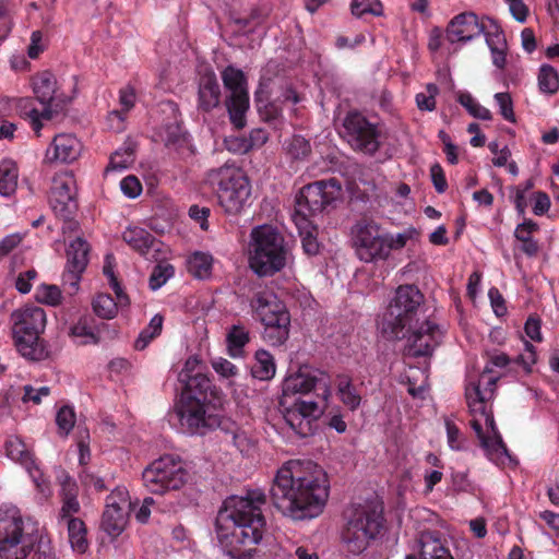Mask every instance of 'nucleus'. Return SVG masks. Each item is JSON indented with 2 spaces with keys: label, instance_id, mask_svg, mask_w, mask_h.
Here are the masks:
<instances>
[{
  "label": "nucleus",
  "instance_id": "1",
  "mask_svg": "<svg viewBox=\"0 0 559 559\" xmlns=\"http://www.w3.org/2000/svg\"><path fill=\"white\" fill-rule=\"evenodd\" d=\"M326 473L312 461L290 460L277 471L270 495L274 507L294 521L319 516L328 501Z\"/></svg>",
  "mask_w": 559,
  "mask_h": 559
},
{
  "label": "nucleus",
  "instance_id": "2",
  "mask_svg": "<svg viewBox=\"0 0 559 559\" xmlns=\"http://www.w3.org/2000/svg\"><path fill=\"white\" fill-rule=\"evenodd\" d=\"M266 495L261 489H249L245 495L227 497L215 520L219 545L231 557L249 552L261 543L266 532L262 512Z\"/></svg>",
  "mask_w": 559,
  "mask_h": 559
},
{
  "label": "nucleus",
  "instance_id": "3",
  "mask_svg": "<svg viewBox=\"0 0 559 559\" xmlns=\"http://www.w3.org/2000/svg\"><path fill=\"white\" fill-rule=\"evenodd\" d=\"M288 255L285 238L276 227L263 224L251 229L248 261L250 270L259 277L281 272L287 264Z\"/></svg>",
  "mask_w": 559,
  "mask_h": 559
},
{
  "label": "nucleus",
  "instance_id": "4",
  "mask_svg": "<svg viewBox=\"0 0 559 559\" xmlns=\"http://www.w3.org/2000/svg\"><path fill=\"white\" fill-rule=\"evenodd\" d=\"M383 528L382 508L370 502L355 506L346 515L341 534L342 545L347 552L360 555L379 538Z\"/></svg>",
  "mask_w": 559,
  "mask_h": 559
},
{
  "label": "nucleus",
  "instance_id": "5",
  "mask_svg": "<svg viewBox=\"0 0 559 559\" xmlns=\"http://www.w3.org/2000/svg\"><path fill=\"white\" fill-rule=\"evenodd\" d=\"M425 296L413 284L396 288L389 307L379 322L382 335L388 340H402L406 336V328L412 329L418 322V314L424 307Z\"/></svg>",
  "mask_w": 559,
  "mask_h": 559
},
{
  "label": "nucleus",
  "instance_id": "6",
  "mask_svg": "<svg viewBox=\"0 0 559 559\" xmlns=\"http://www.w3.org/2000/svg\"><path fill=\"white\" fill-rule=\"evenodd\" d=\"M12 336L17 352L29 360L39 361L47 357L40 340L46 328V312L35 305L15 309L10 316Z\"/></svg>",
  "mask_w": 559,
  "mask_h": 559
},
{
  "label": "nucleus",
  "instance_id": "7",
  "mask_svg": "<svg viewBox=\"0 0 559 559\" xmlns=\"http://www.w3.org/2000/svg\"><path fill=\"white\" fill-rule=\"evenodd\" d=\"M205 180L215 192L221 207L229 215L240 213L251 195L248 177L234 164L226 163L209 170Z\"/></svg>",
  "mask_w": 559,
  "mask_h": 559
},
{
  "label": "nucleus",
  "instance_id": "8",
  "mask_svg": "<svg viewBox=\"0 0 559 559\" xmlns=\"http://www.w3.org/2000/svg\"><path fill=\"white\" fill-rule=\"evenodd\" d=\"M37 537L25 526L15 507L0 508V558L26 559L34 550Z\"/></svg>",
  "mask_w": 559,
  "mask_h": 559
},
{
  "label": "nucleus",
  "instance_id": "9",
  "mask_svg": "<svg viewBox=\"0 0 559 559\" xmlns=\"http://www.w3.org/2000/svg\"><path fill=\"white\" fill-rule=\"evenodd\" d=\"M187 478L188 472L183 461L173 454H166L153 461L142 473L145 488L158 495L180 489Z\"/></svg>",
  "mask_w": 559,
  "mask_h": 559
},
{
  "label": "nucleus",
  "instance_id": "10",
  "mask_svg": "<svg viewBox=\"0 0 559 559\" xmlns=\"http://www.w3.org/2000/svg\"><path fill=\"white\" fill-rule=\"evenodd\" d=\"M342 187L337 179L319 180L305 186L296 197L293 218H309L334 207L341 199Z\"/></svg>",
  "mask_w": 559,
  "mask_h": 559
},
{
  "label": "nucleus",
  "instance_id": "11",
  "mask_svg": "<svg viewBox=\"0 0 559 559\" xmlns=\"http://www.w3.org/2000/svg\"><path fill=\"white\" fill-rule=\"evenodd\" d=\"M350 246L357 259L364 263L386 260L384 229L372 219H358L350 227Z\"/></svg>",
  "mask_w": 559,
  "mask_h": 559
},
{
  "label": "nucleus",
  "instance_id": "12",
  "mask_svg": "<svg viewBox=\"0 0 559 559\" xmlns=\"http://www.w3.org/2000/svg\"><path fill=\"white\" fill-rule=\"evenodd\" d=\"M283 394L284 396L298 394V397L307 396L326 403L331 395L330 377L319 369L302 367L285 379Z\"/></svg>",
  "mask_w": 559,
  "mask_h": 559
},
{
  "label": "nucleus",
  "instance_id": "13",
  "mask_svg": "<svg viewBox=\"0 0 559 559\" xmlns=\"http://www.w3.org/2000/svg\"><path fill=\"white\" fill-rule=\"evenodd\" d=\"M175 412L181 429L189 435H205L221 426V417L212 411V403L180 399Z\"/></svg>",
  "mask_w": 559,
  "mask_h": 559
},
{
  "label": "nucleus",
  "instance_id": "14",
  "mask_svg": "<svg viewBox=\"0 0 559 559\" xmlns=\"http://www.w3.org/2000/svg\"><path fill=\"white\" fill-rule=\"evenodd\" d=\"M326 403L320 400L296 397L292 404L284 407L283 418L288 427L299 437L312 436L317 429V421L322 416Z\"/></svg>",
  "mask_w": 559,
  "mask_h": 559
},
{
  "label": "nucleus",
  "instance_id": "15",
  "mask_svg": "<svg viewBox=\"0 0 559 559\" xmlns=\"http://www.w3.org/2000/svg\"><path fill=\"white\" fill-rule=\"evenodd\" d=\"M222 80L230 95L226 100V107L231 123L241 129L246 124V112L249 108V94L245 73L234 67L227 66L222 71Z\"/></svg>",
  "mask_w": 559,
  "mask_h": 559
},
{
  "label": "nucleus",
  "instance_id": "16",
  "mask_svg": "<svg viewBox=\"0 0 559 559\" xmlns=\"http://www.w3.org/2000/svg\"><path fill=\"white\" fill-rule=\"evenodd\" d=\"M344 138L355 151L373 155L380 148V131L360 112H349L344 121Z\"/></svg>",
  "mask_w": 559,
  "mask_h": 559
},
{
  "label": "nucleus",
  "instance_id": "17",
  "mask_svg": "<svg viewBox=\"0 0 559 559\" xmlns=\"http://www.w3.org/2000/svg\"><path fill=\"white\" fill-rule=\"evenodd\" d=\"M57 81L50 71H43L33 79V91L37 100L44 105V109L39 111L36 108L29 109L27 116L37 136H39L43 127L40 120H50L53 116L51 103L55 100Z\"/></svg>",
  "mask_w": 559,
  "mask_h": 559
},
{
  "label": "nucleus",
  "instance_id": "18",
  "mask_svg": "<svg viewBox=\"0 0 559 559\" xmlns=\"http://www.w3.org/2000/svg\"><path fill=\"white\" fill-rule=\"evenodd\" d=\"M250 306L264 328H290V314L285 305L269 290L254 294Z\"/></svg>",
  "mask_w": 559,
  "mask_h": 559
},
{
  "label": "nucleus",
  "instance_id": "19",
  "mask_svg": "<svg viewBox=\"0 0 559 559\" xmlns=\"http://www.w3.org/2000/svg\"><path fill=\"white\" fill-rule=\"evenodd\" d=\"M442 333L439 326L430 320H425L412 324V329L406 328L407 345L405 352L412 357L429 356L440 344Z\"/></svg>",
  "mask_w": 559,
  "mask_h": 559
},
{
  "label": "nucleus",
  "instance_id": "20",
  "mask_svg": "<svg viewBox=\"0 0 559 559\" xmlns=\"http://www.w3.org/2000/svg\"><path fill=\"white\" fill-rule=\"evenodd\" d=\"M90 246L81 237L72 240L67 248V264L62 274V285L68 287V294L74 295L79 290V284L83 272L88 264Z\"/></svg>",
  "mask_w": 559,
  "mask_h": 559
},
{
  "label": "nucleus",
  "instance_id": "21",
  "mask_svg": "<svg viewBox=\"0 0 559 559\" xmlns=\"http://www.w3.org/2000/svg\"><path fill=\"white\" fill-rule=\"evenodd\" d=\"M75 180L72 174L58 175L52 180L50 204L57 215L70 219L76 211Z\"/></svg>",
  "mask_w": 559,
  "mask_h": 559
},
{
  "label": "nucleus",
  "instance_id": "22",
  "mask_svg": "<svg viewBox=\"0 0 559 559\" xmlns=\"http://www.w3.org/2000/svg\"><path fill=\"white\" fill-rule=\"evenodd\" d=\"M485 28L474 12H463L450 21L445 37L451 44L467 43L485 33Z\"/></svg>",
  "mask_w": 559,
  "mask_h": 559
},
{
  "label": "nucleus",
  "instance_id": "23",
  "mask_svg": "<svg viewBox=\"0 0 559 559\" xmlns=\"http://www.w3.org/2000/svg\"><path fill=\"white\" fill-rule=\"evenodd\" d=\"M82 151L81 142L70 133H61L53 138L46 151L47 163H72L78 159Z\"/></svg>",
  "mask_w": 559,
  "mask_h": 559
},
{
  "label": "nucleus",
  "instance_id": "24",
  "mask_svg": "<svg viewBox=\"0 0 559 559\" xmlns=\"http://www.w3.org/2000/svg\"><path fill=\"white\" fill-rule=\"evenodd\" d=\"M416 549L421 559H454L438 531H421L416 538Z\"/></svg>",
  "mask_w": 559,
  "mask_h": 559
},
{
  "label": "nucleus",
  "instance_id": "25",
  "mask_svg": "<svg viewBox=\"0 0 559 559\" xmlns=\"http://www.w3.org/2000/svg\"><path fill=\"white\" fill-rule=\"evenodd\" d=\"M218 389L212 383L211 379L203 373H197L189 378L181 399H194L200 402L213 403L218 399Z\"/></svg>",
  "mask_w": 559,
  "mask_h": 559
},
{
  "label": "nucleus",
  "instance_id": "26",
  "mask_svg": "<svg viewBox=\"0 0 559 559\" xmlns=\"http://www.w3.org/2000/svg\"><path fill=\"white\" fill-rule=\"evenodd\" d=\"M199 108L203 111H211L218 106L221 88L214 72L201 75L199 81Z\"/></svg>",
  "mask_w": 559,
  "mask_h": 559
},
{
  "label": "nucleus",
  "instance_id": "27",
  "mask_svg": "<svg viewBox=\"0 0 559 559\" xmlns=\"http://www.w3.org/2000/svg\"><path fill=\"white\" fill-rule=\"evenodd\" d=\"M122 239L142 255H146L155 245V237L141 227L127 228L122 234Z\"/></svg>",
  "mask_w": 559,
  "mask_h": 559
},
{
  "label": "nucleus",
  "instance_id": "28",
  "mask_svg": "<svg viewBox=\"0 0 559 559\" xmlns=\"http://www.w3.org/2000/svg\"><path fill=\"white\" fill-rule=\"evenodd\" d=\"M249 331L242 324H233L227 332L226 343L228 355L233 358L243 356V347L249 343Z\"/></svg>",
  "mask_w": 559,
  "mask_h": 559
},
{
  "label": "nucleus",
  "instance_id": "29",
  "mask_svg": "<svg viewBox=\"0 0 559 559\" xmlns=\"http://www.w3.org/2000/svg\"><path fill=\"white\" fill-rule=\"evenodd\" d=\"M301 238V246L308 255H316L319 252V242L312 222L309 218H294Z\"/></svg>",
  "mask_w": 559,
  "mask_h": 559
},
{
  "label": "nucleus",
  "instance_id": "30",
  "mask_svg": "<svg viewBox=\"0 0 559 559\" xmlns=\"http://www.w3.org/2000/svg\"><path fill=\"white\" fill-rule=\"evenodd\" d=\"M19 171L16 164L11 159L0 162V194L12 195L17 187Z\"/></svg>",
  "mask_w": 559,
  "mask_h": 559
},
{
  "label": "nucleus",
  "instance_id": "31",
  "mask_svg": "<svg viewBox=\"0 0 559 559\" xmlns=\"http://www.w3.org/2000/svg\"><path fill=\"white\" fill-rule=\"evenodd\" d=\"M255 362L251 368L253 378L266 381L275 374V362L273 356L265 349H259L254 355Z\"/></svg>",
  "mask_w": 559,
  "mask_h": 559
},
{
  "label": "nucleus",
  "instance_id": "32",
  "mask_svg": "<svg viewBox=\"0 0 559 559\" xmlns=\"http://www.w3.org/2000/svg\"><path fill=\"white\" fill-rule=\"evenodd\" d=\"M127 520L128 512H126V510L119 511L117 509H105L102 519V526L107 534L118 536L123 532Z\"/></svg>",
  "mask_w": 559,
  "mask_h": 559
},
{
  "label": "nucleus",
  "instance_id": "33",
  "mask_svg": "<svg viewBox=\"0 0 559 559\" xmlns=\"http://www.w3.org/2000/svg\"><path fill=\"white\" fill-rule=\"evenodd\" d=\"M212 265V255L204 252H194L188 260L189 273L199 280H205L211 276Z\"/></svg>",
  "mask_w": 559,
  "mask_h": 559
},
{
  "label": "nucleus",
  "instance_id": "34",
  "mask_svg": "<svg viewBox=\"0 0 559 559\" xmlns=\"http://www.w3.org/2000/svg\"><path fill=\"white\" fill-rule=\"evenodd\" d=\"M69 540L74 550L84 552L87 548L86 527L82 520L74 518L66 520Z\"/></svg>",
  "mask_w": 559,
  "mask_h": 559
},
{
  "label": "nucleus",
  "instance_id": "35",
  "mask_svg": "<svg viewBox=\"0 0 559 559\" xmlns=\"http://www.w3.org/2000/svg\"><path fill=\"white\" fill-rule=\"evenodd\" d=\"M164 317L162 314H155L147 326H145L139 334L134 342V348L136 350H143L147 345L157 337L163 330Z\"/></svg>",
  "mask_w": 559,
  "mask_h": 559
},
{
  "label": "nucleus",
  "instance_id": "36",
  "mask_svg": "<svg viewBox=\"0 0 559 559\" xmlns=\"http://www.w3.org/2000/svg\"><path fill=\"white\" fill-rule=\"evenodd\" d=\"M480 444L485 450L486 456L496 464L503 463L504 457L509 456L507 445L501 436L483 438Z\"/></svg>",
  "mask_w": 559,
  "mask_h": 559
},
{
  "label": "nucleus",
  "instance_id": "37",
  "mask_svg": "<svg viewBox=\"0 0 559 559\" xmlns=\"http://www.w3.org/2000/svg\"><path fill=\"white\" fill-rule=\"evenodd\" d=\"M537 80L542 93L554 95L559 91V73L552 66L542 64Z\"/></svg>",
  "mask_w": 559,
  "mask_h": 559
},
{
  "label": "nucleus",
  "instance_id": "38",
  "mask_svg": "<svg viewBox=\"0 0 559 559\" xmlns=\"http://www.w3.org/2000/svg\"><path fill=\"white\" fill-rule=\"evenodd\" d=\"M337 394L342 403L350 411L359 407L361 397L356 388L352 384L350 379L347 377H340L337 383Z\"/></svg>",
  "mask_w": 559,
  "mask_h": 559
},
{
  "label": "nucleus",
  "instance_id": "39",
  "mask_svg": "<svg viewBox=\"0 0 559 559\" xmlns=\"http://www.w3.org/2000/svg\"><path fill=\"white\" fill-rule=\"evenodd\" d=\"M96 316L110 320L118 312V302L109 294H98L92 302Z\"/></svg>",
  "mask_w": 559,
  "mask_h": 559
},
{
  "label": "nucleus",
  "instance_id": "40",
  "mask_svg": "<svg viewBox=\"0 0 559 559\" xmlns=\"http://www.w3.org/2000/svg\"><path fill=\"white\" fill-rule=\"evenodd\" d=\"M483 380H479L481 382ZM466 401L473 415L485 414L487 393L480 390V383H472L466 388Z\"/></svg>",
  "mask_w": 559,
  "mask_h": 559
},
{
  "label": "nucleus",
  "instance_id": "41",
  "mask_svg": "<svg viewBox=\"0 0 559 559\" xmlns=\"http://www.w3.org/2000/svg\"><path fill=\"white\" fill-rule=\"evenodd\" d=\"M134 162V150L131 145L118 148L111 154L109 165L106 170H123Z\"/></svg>",
  "mask_w": 559,
  "mask_h": 559
},
{
  "label": "nucleus",
  "instance_id": "42",
  "mask_svg": "<svg viewBox=\"0 0 559 559\" xmlns=\"http://www.w3.org/2000/svg\"><path fill=\"white\" fill-rule=\"evenodd\" d=\"M457 100L474 118L491 120L490 110L481 106L469 93H460Z\"/></svg>",
  "mask_w": 559,
  "mask_h": 559
},
{
  "label": "nucleus",
  "instance_id": "43",
  "mask_svg": "<svg viewBox=\"0 0 559 559\" xmlns=\"http://www.w3.org/2000/svg\"><path fill=\"white\" fill-rule=\"evenodd\" d=\"M286 153L296 160L306 159L311 153V146L308 140L301 135H294L286 142Z\"/></svg>",
  "mask_w": 559,
  "mask_h": 559
},
{
  "label": "nucleus",
  "instance_id": "44",
  "mask_svg": "<svg viewBox=\"0 0 559 559\" xmlns=\"http://www.w3.org/2000/svg\"><path fill=\"white\" fill-rule=\"evenodd\" d=\"M439 94V87L435 83H428L425 91L415 96L416 106L421 111H433L436 109V97Z\"/></svg>",
  "mask_w": 559,
  "mask_h": 559
},
{
  "label": "nucleus",
  "instance_id": "45",
  "mask_svg": "<svg viewBox=\"0 0 559 559\" xmlns=\"http://www.w3.org/2000/svg\"><path fill=\"white\" fill-rule=\"evenodd\" d=\"M350 10L356 17H362L366 14L380 16L383 13L382 3L379 0H353Z\"/></svg>",
  "mask_w": 559,
  "mask_h": 559
},
{
  "label": "nucleus",
  "instance_id": "46",
  "mask_svg": "<svg viewBox=\"0 0 559 559\" xmlns=\"http://www.w3.org/2000/svg\"><path fill=\"white\" fill-rule=\"evenodd\" d=\"M70 335L78 340L81 345L97 344L99 342L98 336L93 332L92 328L88 326L85 319L79 320L71 329Z\"/></svg>",
  "mask_w": 559,
  "mask_h": 559
},
{
  "label": "nucleus",
  "instance_id": "47",
  "mask_svg": "<svg viewBox=\"0 0 559 559\" xmlns=\"http://www.w3.org/2000/svg\"><path fill=\"white\" fill-rule=\"evenodd\" d=\"M175 274V269L169 263L157 264L150 275V288L152 290L159 289Z\"/></svg>",
  "mask_w": 559,
  "mask_h": 559
},
{
  "label": "nucleus",
  "instance_id": "48",
  "mask_svg": "<svg viewBox=\"0 0 559 559\" xmlns=\"http://www.w3.org/2000/svg\"><path fill=\"white\" fill-rule=\"evenodd\" d=\"M36 299L41 304L56 307L62 301V293L57 285L43 284L36 290Z\"/></svg>",
  "mask_w": 559,
  "mask_h": 559
},
{
  "label": "nucleus",
  "instance_id": "49",
  "mask_svg": "<svg viewBox=\"0 0 559 559\" xmlns=\"http://www.w3.org/2000/svg\"><path fill=\"white\" fill-rule=\"evenodd\" d=\"M130 507L129 492L126 488L117 487L106 498L105 509L126 510L128 512Z\"/></svg>",
  "mask_w": 559,
  "mask_h": 559
},
{
  "label": "nucleus",
  "instance_id": "50",
  "mask_svg": "<svg viewBox=\"0 0 559 559\" xmlns=\"http://www.w3.org/2000/svg\"><path fill=\"white\" fill-rule=\"evenodd\" d=\"M56 424L61 435L68 436L75 424V414L72 407L62 406L56 416Z\"/></svg>",
  "mask_w": 559,
  "mask_h": 559
},
{
  "label": "nucleus",
  "instance_id": "51",
  "mask_svg": "<svg viewBox=\"0 0 559 559\" xmlns=\"http://www.w3.org/2000/svg\"><path fill=\"white\" fill-rule=\"evenodd\" d=\"M487 21L490 24V28L488 31L485 29V33L483 34L485 35L489 49L496 47H507V39L501 27L495 20L490 17H487Z\"/></svg>",
  "mask_w": 559,
  "mask_h": 559
},
{
  "label": "nucleus",
  "instance_id": "52",
  "mask_svg": "<svg viewBox=\"0 0 559 559\" xmlns=\"http://www.w3.org/2000/svg\"><path fill=\"white\" fill-rule=\"evenodd\" d=\"M290 328H264L263 340L271 346H281L289 337Z\"/></svg>",
  "mask_w": 559,
  "mask_h": 559
},
{
  "label": "nucleus",
  "instance_id": "53",
  "mask_svg": "<svg viewBox=\"0 0 559 559\" xmlns=\"http://www.w3.org/2000/svg\"><path fill=\"white\" fill-rule=\"evenodd\" d=\"M119 103L122 107V110H115L112 115L118 117L120 120L124 119L123 114L133 108L135 104V91L132 86L128 85L120 90L119 92Z\"/></svg>",
  "mask_w": 559,
  "mask_h": 559
},
{
  "label": "nucleus",
  "instance_id": "54",
  "mask_svg": "<svg viewBox=\"0 0 559 559\" xmlns=\"http://www.w3.org/2000/svg\"><path fill=\"white\" fill-rule=\"evenodd\" d=\"M524 353L516 356L514 362L522 366L526 372H531L537 361L536 348L533 344L524 341Z\"/></svg>",
  "mask_w": 559,
  "mask_h": 559
},
{
  "label": "nucleus",
  "instance_id": "55",
  "mask_svg": "<svg viewBox=\"0 0 559 559\" xmlns=\"http://www.w3.org/2000/svg\"><path fill=\"white\" fill-rule=\"evenodd\" d=\"M211 366L217 374L225 379H230L238 374L237 366L223 357L212 359Z\"/></svg>",
  "mask_w": 559,
  "mask_h": 559
},
{
  "label": "nucleus",
  "instance_id": "56",
  "mask_svg": "<svg viewBox=\"0 0 559 559\" xmlns=\"http://www.w3.org/2000/svg\"><path fill=\"white\" fill-rule=\"evenodd\" d=\"M384 238L386 242V259L390 257L392 250H399L406 246L407 241L412 238V230L390 234L384 231Z\"/></svg>",
  "mask_w": 559,
  "mask_h": 559
},
{
  "label": "nucleus",
  "instance_id": "57",
  "mask_svg": "<svg viewBox=\"0 0 559 559\" xmlns=\"http://www.w3.org/2000/svg\"><path fill=\"white\" fill-rule=\"evenodd\" d=\"M495 100L499 106V110L501 116L510 122L515 121V115L513 111V103L511 96L508 93H497L495 94Z\"/></svg>",
  "mask_w": 559,
  "mask_h": 559
},
{
  "label": "nucleus",
  "instance_id": "58",
  "mask_svg": "<svg viewBox=\"0 0 559 559\" xmlns=\"http://www.w3.org/2000/svg\"><path fill=\"white\" fill-rule=\"evenodd\" d=\"M76 492H67L66 497L62 498V507L60 515L62 520L73 519L72 514L80 511V503L76 498Z\"/></svg>",
  "mask_w": 559,
  "mask_h": 559
},
{
  "label": "nucleus",
  "instance_id": "59",
  "mask_svg": "<svg viewBox=\"0 0 559 559\" xmlns=\"http://www.w3.org/2000/svg\"><path fill=\"white\" fill-rule=\"evenodd\" d=\"M511 362L510 357L504 353L495 352L489 355V360L485 366L483 373L480 376V380H485L487 374L492 373V367L504 368Z\"/></svg>",
  "mask_w": 559,
  "mask_h": 559
},
{
  "label": "nucleus",
  "instance_id": "60",
  "mask_svg": "<svg viewBox=\"0 0 559 559\" xmlns=\"http://www.w3.org/2000/svg\"><path fill=\"white\" fill-rule=\"evenodd\" d=\"M120 189L122 193L129 199H135L142 193V185L140 180L133 175H129L121 180Z\"/></svg>",
  "mask_w": 559,
  "mask_h": 559
},
{
  "label": "nucleus",
  "instance_id": "61",
  "mask_svg": "<svg viewBox=\"0 0 559 559\" xmlns=\"http://www.w3.org/2000/svg\"><path fill=\"white\" fill-rule=\"evenodd\" d=\"M5 451L12 460H22L26 455V447L19 437H10L5 441Z\"/></svg>",
  "mask_w": 559,
  "mask_h": 559
},
{
  "label": "nucleus",
  "instance_id": "62",
  "mask_svg": "<svg viewBox=\"0 0 559 559\" xmlns=\"http://www.w3.org/2000/svg\"><path fill=\"white\" fill-rule=\"evenodd\" d=\"M24 395L22 397L23 402H33L34 404H40L41 399L44 396H48L50 393L49 386H40L38 389L32 386L31 384L24 385Z\"/></svg>",
  "mask_w": 559,
  "mask_h": 559
},
{
  "label": "nucleus",
  "instance_id": "63",
  "mask_svg": "<svg viewBox=\"0 0 559 559\" xmlns=\"http://www.w3.org/2000/svg\"><path fill=\"white\" fill-rule=\"evenodd\" d=\"M532 234H519L518 231H514V237L522 242L521 250L528 257H534L538 252V243L535 241L532 237Z\"/></svg>",
  "mask_w": 559,
  "mask_h": 559
},
{
  "label": "nucleus",
  "instance_id": "64",
  "mask_svg": "<svg viewBox=\"0 0 559 559\" xmlns=\"http://www.w3.org/2000/svg\"><path fill=\"white\" fill-rule=\"evenodd\" d=\"M186 143V135L180 130L179 126L176 127H168L167 133L165 138V144L167 147H175L182 146Z\"/></svg>",
  "mask_w": 559,
  "mask_h": 559
}]
</instances>
